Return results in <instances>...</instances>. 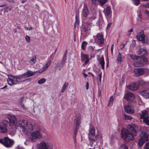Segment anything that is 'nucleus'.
I'll use <instances>...</instances> for the list:
<instances>
[{
  "mask_svg": "<svg viewBox=\"0 0 149 149\" xmlns=\"http://www.w3.org/2000/svg\"><path fill=\"white\" fill-rule=\"evenodd\" d=\"M124 108L125 111L128 113L132 114L134 112V110L132 106L126 105L124 106Z\"/></svg>",
  "mask_w": 149,
  "mask_h": 149,
  "instance_id": "ddd939ff",
  "label": "nucleus"
},
{
  "mask_svg": "<svg viewBox=\"0 0 149 149\" xmlns=\"http://www.w3.org/2000/svg\"><path fill=\"white\" fill-rule=\"evenodd\" d=\"M4 7L3 11V13H5V12L7 13L8 12L9 10L10 11L11 10L10 8H9L8 7L6 6L5 5H3L0 6V7Z\"/></svg>",
  "mask_w": 149,
  "mask_h": 149,
  "instance_id": "c756f323",
  "label": "nucleus"
},
{
  "mask_svg": "<svg viewBox=\"0 0 149 149\" xmlns=\"http://www.w3.org/2000/svg\"><path fill=\"white\" fill-rule=\"evenodd\" d=\"M111 24V23H109L107 25V29H108L110 27Z\"/></svg>",
  "mask_w": 149,
  "mask_h": 149,
  "instance_id": "4d7b16f0",
  "label": "nucleus"
},
{
  "mask_svg": "<svg viewBox=\"0 0 149 149\" xmlns=\"http://www.w3.org/2000/svg\"><path fill=\"white\" fill-rule=\"evenodd\" d=\"M136 38L139 41H142L143 43H147L149 40L146 36L145 37L144 31L143 30L138 33Z\"/></svg>",
  "mask_w": 149,
  "mask_h": 149,
  "instance_id": "0eeeda50",
  "label": "nucleus"
},
{
  "mask_svg": "<svg viewBox=\"0 0 149 149\" xmlns=\"http://www.w3.org/2000/svg\"><path fill=\"white\" fill-rule=\"evenodd\" d=\"M130 56L131 58L135 62L137 60V59H136V58L137 57H139V56H134L133 54H130Z\"/></svg>",
  "mask_w": 149,
  "mask_h": 149,
  "instance_id": "58836bf2",
  "label": "nucleus"
},
{
  "mask_svg": "<svg viewBox=\"0 0 149 149\" xmlns=\"http://www.w3.org/2000/svg\"><path fill=\"white\" fill-rule=\"evenodd\" d=\"M133 29H131L130 30H129L128 31V32H130L131 33V32H133Z\"/></svg>",
  "mask_w": 149,
  "mask_h": 149,
  "instance_id": "0e129e2a",
  "label": "nucleus"
},
{
  "mask_svg": "<svg viewBox=\"0 0 149 149\" xmlns=\"http://www.w3.org/2000/svg\"><path fill=\"white\" fill-rule=\"evenodd\" d=\"M95 48V47L94 46H90L89 47V49H91V50H94V49Z\"/></svg>",
  "mask_w": 149,
  "mask_h": 149,
  "instance_id": "864d4df0",
  "label": "nucleus"
},
{
  "mask_svg": "<svg viewBox=\"0 0 149 149\" xmlns=\"http://www.w3.org/2000/svg\"><path fill=\"white\" fill-rule=\"evenodd\" d=\"M81 60L84 62L85 63L87 64L89 61L88 56L87 54H83L82 53H81Z\"/></svg>",
  "mask_w": 149,
  "mask_h": 149,
  "instance_id": "dca6fc26",
  "label": "nucleus"
},
{
  "mask_svg": "<svg viewBox=\"0 0 149 149\" xmlns=\"http://www.w3.org/2000/svg\"><path fill=\"white\" fill-rule=\"evenodd\" d=\"M146 70V68H139L134 69V72L136 76L139 77L144 74Z\"/></svg>",
  "mask_w": 149,
  "mask_h": 149,
  "instance_id": "9d476101",
  "label": "nucleus"
},
{
  "mask_svg": "<svg viewBox=\"0 0 149 149\" xmlns=\"http://www.w3.org/2000/svg\"><path fill=\"white\" fill-rule=\"evenodd\" d=\"M51 61H49L47 62V63L43 66L42 68L41 69H40L39 70V73H41L45 71V70L46 69L49 65Z\"/></svg>",
  "mask_w": 149,
  "mask_h": 149,
  "instance_id": "b1692460",
  "label": "nucleus"
},
{
  "mask_svg": "<svg viewBox=\"0 0 149 149\" xmlns=\"http://www.w3.org/2000/svg\"><path fill=\"white\" fill-rule=\"evenodd\" d=\"M0 143L7 148L11 147L13 144V141L7 137L0 139Z\"/></svg>",
  "mask_w": 149,
  "mask_h": 149,
  "instance_id": "423d86ee",
  "label": "nucleus"
},
{
  "mask_svg": "<svg viewBox=\"0 0 149 149\" xmlns=\"http://www.w3.org/2000/svg\"><path fill=\"white\" fill-rule=\"evenodd\" d=\"M46 81L45 79L43 78L40 79L38 82V83L40 84H42Z\"/></svg>",
  "mask_w": 149,
  "mask_h": 149,
  "instance_id": "4c0bfd02",
  "label": "nucleus"
},
{
  "mask_svg": "<svg viewBox=\"0 0 149 149\" xmlns=\"http://www.w3.org/2000/svg\"><path fill=\"white\" fill-rule=\"evenodd\" d=\"M118 61L119 62L121 60V55L120 53H119L118 55V58H117Z\"/></svg>",
  "mask_w": 149,
  "mask_h": 149,
  "instance_id": "49530a36",
  "label": "nucleus"
},
{
  "mask_svg": "<svg viewBox=\"0 0 149 149\" xmlns=\"http://www.w3.org/2000/svg\"><path fill=\"white\" fill-rule=\"evenodd\" d=\"M140 116L141 118L143 120L149 116V113L148 111L144 110L141 112Z\"/></svg>",
  "mask_w": 149,
  "mask_h": 149,
  "instance_id": "412c9836",
  "label": "nucleus"
},
{
  "mask_svg": "<svg viewBox=\"0 0 149 149\" xmlns=\"http://www.w3.org/2000/svg\"><path fill=\"white\" fill-rule=\"evenodd\" d=\"M83 74L84 77L85 78L86 77L88 76V75L87 74H86L84 73H83Z\"/></svg>",
  "mask_w": 149,
  "mask_h": 149,
  "instance_id": "338daca9",
  "label": "nucleus"
},
{
  "mask_svg": "<svg viewBox=\"0 0 149 149\" xmlns=\"http://www.w3.org/2000/svg\"><path fill=\"white\" fill-rule=\"evenodd\" d=\"M100 4L102 6L107 1V0H98Z\"/></svg>",
  "mask_w": 149,
  "mask_h": 149,
  "instance_id": "c03bdc74",
  "label": "nucleus"
},
{
  "mask_svg": "<svg viewBox=\"0 0 149 149\" xmlns=\"http://www.w3.org/2000/svg\"><path fill=\"white\" fill-rule=\"evenodd\" d=\"M88 13V11L87 7L86 6H84L82 9V14L84 17H86Z\"/></svg>",
  "mask_w": 149,
  "mask_h": 149,
  "instance_id": "a878e982",
  "label": "nucleus"
},
{
  "mask_svg": "<svg viewBox=\"0 0 149 149\" xmlns=\"http://www.w3.org/2000/svg\"><path fill=\"white\" fill-rule=\"evenodd\" d=\"M132 1L134 4L136 6L138 5L140 3V0H132Z\"/></svg>",
  "mask_w": 149,
  "mask_h": 149,
  "instance_id": "a19ab883",
  "label": "nucleus"
},
{
  "mask_svg": "<svg viewBox=\"0 0 149 149\" xmlns=\"http://www.w3.org/2000/svg\"><path fill=\"white\" fill-rule=\"evenodd\" d=\"M139 58H141V57L139 56V57H137L136 58V59H137V60L136 61L134 64V66L135 67H142L144 65L143 61L142 60H140H140Z\"/></svg>",
  "mask_w": 149,
  "mask_h": 149,
  "instance_id": "4468645a",
  "label": "nucleus"
},
{
  "mask_svg": "<svg viewBox=\"0 0 149 149\" xmlns=\"http://www.w3.org/2000/svg\"><path fill=\"white\" fill-rule=\"evenodd\" d=\"M93 17H91V19L93 20L95 19L96 18V14H94V15H93Z\"/></svg>",
  "mask_w": 149,
  "mask_h": 149,
  "instance_id": "5fc2aeb1",
  "label": "nucleus"
},
{
  "mask_svg": "<svg viewBox=\"0 0 149 149\" xmlns=\"http://www.w3.org/2000/svg\"><path fill=\"white\" fill-rule=\"evenodd\" d=\"M20 75L18 77L13 76V78L15 84H16L18 82H21L22 81L21 78H22L23 76L20 77Z\"/></svg>",
  "mask_w": 149,
  "mask_h": 149,
  "instance_id": "bb28decb",
  "label": "nucleus"
},
{
  "mask_svg": "<svg viewBox=\"0 0 149 149\" xmlns=\"http://www.w3.org/2000/svg\"><path fill=\"white\" fill-rule=\"evenodd\" d=\"M80 123V120H76V126L75 128L79 129V126Z\"/></svg>",
  "mask_w": 149,
  "mask_h": 149,
  "instance_id": "37998d69",
  "label": "nucleus"
},
{
  "mask_svg": "<svg viewBox=\"0 0 149 149\" xmlns=\"http://www.w3.org/2000/svg\"><path fill=\"white\" fill-rule=\"evenodd\" d=\"M144 13L146 14L147 16H149V11L148 10H146L145 11Z\"/></svg>",
  "mask_w": 149,
  "mask_h": 149,
  "instance_id": "603ef678",
  "label": "nucleus"
},
{
  "mask_svg": "<svg viewBox=\"0 0 149 149\" xmlns=\"http://www.w3.org/2000/svg\"><path fill=\"white\" fill-rule=\"evenodd\" d=\"M36 55H35L34 56L32 57V59L30 60L29 61V63L31 64H35L36 62Z\"/></svg>",
  "mask_w": 149,
  "mask_h": 149,
  "instance_id": "2f4dec72",
  "label": "nucleus"
},
{
  "mask_svg": "<svg viewBox=\"0 0 149 149\" xmlns=\"http://www.w3.org/2000/svg\"><path fill=\"white\" fill-rule=\"evenodd\" d=\"M119 149H128L125 144H122L119 147Z\"/></svg>",
  "mask_w": 149,
  "mask_h": 149,
  "instance_id": "79ce46f5",
  "label": "nucleus"
},
{
  "mask_svg": "<svg viewBox=\"0 0 149 149\" xmlns=\"http://www.w3.org/2000/svg\"><path fill=\"white\" fill-rule=\"evenodd\" d=\"M141 14H140V13L139 14L138 16V17L137 18V20L138 21H141Z\"/></svg>",
  "mask_w": 149,
  "mask_h": 149,
  "instance_id": "de8ad7c7",
  "label": "nucleus"
},
{
  "mask_svg": "<svg viewBox=\"0 0 149 149\" xmlns=\"http://www.w3.org/2000/svg\"><path fill=\"white\" fill-rule=\"evenodd\" d=\"M67 52H65L64 54L62 59V61L59 64L58 67H60L59 69V70H61V68H63L64 66V65L66 62V61L67 60V55L66 54Z\"/></svg>",
  "mask_w": 149,
  "mask_h": 149,
  "instance_id": "aec40b11",
  "label": "nucleus"
},
{
  "mask_svg": "<svg viewBox=\"0 0 149 149\" xmlns=\"http://www.w3.org/2000/svg\"><path fill=\"white\" fill-rule=\"evenodd\" d=\"M144 123L147 125H149V116L143 120Z\"/></svg>",
  "mask_w": 149,
  "mask_h": 149,
  "instance_id": "e433bc0d",
  "label": "nucleus"
},
{
  "mask_svg": "<svg viewBox=\"0 0 149 149\" xmlns=\"http://www.w3.org/2000/svg\"><path fill=\"white\" fill-rule=\"evenodd\" d=\"M95 41L98 45H102L104 43V39L103 36L101 33H98L95 36H94Z\"/></svg>",
  "mask_w": 149,
  "mask_h": 149,
  "instance_id": "1a4fd4ad",
  "label": "nucleus"
},
{
  "mask_svg": "<svg viewBox=\"0 0 149 149\" xmlns=\"http://www.w3.org/2000/svg\"><path fill=\"white\" fill-rule=\"evenodd\" d=\"M139 84L141 85H143V84L144 83V82L143 81H139Z\"/></svg>",
  "mask_w": 149,
  "mask_h": 149,
  "instance_id": "13d9d810",
  "label": "nucleus"
},
{
  "mask_svg": "<svg viewBox=\"0 0 149 149\" xmlns=\"http://www.w3.org/2000/svg\"><path fill=\"white\" fill-rule=\"evenodd\" d=\"M53 145L50 143L41 140L37 145V149H53Z\"/></svg>",
  "mask_w": 149,
  "mask_h": 149,
  "instance_id": "39448f33",
  "label": "nucleus"
},
{
  "mask_svg": "<svg viewBox=\"0 0 149 149\" xmlns=\"http://www.w3.org/2000/svg\"><path fill=\"white\" fill-rule=\"evenodd\" d=\"M89 83L88 82H87L86 83V89L88 90V89L89 88Z\"/></svg>",
  "mask_w": 149,
  "mask_h": 149,
  "instance_id": "6e6d98bb",
  "label": "nucleus"
},
{
  "mask_svg": "<svg viewBox=\"0 0 149 149\" xmlns=\"http://www.w3.org/2000/svg\"><path fill=\"white\" fill-rule=\"evenodd\" d=\"M139 88V85L138 84L134 83L128 86V88L132 91L136 90Z\"/></svg>",
  "mask_w": 149,
  "mask_h": 149,
  "instance_id": "6ab92c4d",
  "label": "nucleus"
},
{
  "mask_svg": "<svg viewBox=\"0 0 149 149\" xmlns=\"http://www.w3.org/2000/svg\"><path fill=\"white\" fill-rule=\"evenodd\" d=\"M8 78L7 80V81L8 84L10 86L15 84L13 78V75L9 74L8 75Z\"/></svg>",
  "mask_w": 149,
  "mask_h": 149,
  "instance_id": "4be33fe9",
  "label": "nucleus"
},
{
  "mask_svg": "<svg viewBox=\"0 0 149 149\" xmlns=\"http://www.w3.org/2000/svg\"><path fill=\"white\" fill-rule=\"evenodd\" d=\"M94 143H93V144L92 145V146H91L93 147V148H90L89 149H95V144L93 145Z\"/></svg>",
  "mask_w": 149,
  "mask_h": 149,
  "instance_id": "bf43d9fd",
  "label": "nucleus"
},
{
  "mask_svg": "<svg viewBox=\"0 0 149 149\" xmlns=\"http://www.w3.org/2000/svg\"><path fill=\"white\" fill-rule=\"evenodd\" d=\"M124 98H125L127 101L131 102L135 99V96L134 94L129 92L126 94Z\"/></svg>",
  "mask_w": 149,
  "mask_h": 149,
  "instance_id": "f8f14e48",
  "label": "nucleus"
},
{
  "mask_svg": "<svg viewBox=\"0 0 149 149\" xmlns=\"http://www.w3.org/2000/svg\"><path fill=\"white\" fill-rule=\"evenodd\" d=\"M24 98L22 97L20 99L19 102H18V105L20 106L23 109H27L26 107H25L23 103Z\"/></svg>",
  "mask_w": 149,
  "mask_h": 149,
  "instance_id": "cd10ccee",
  "label": "nucleus"
},
{
  "mask_svg": "<svg viewBox=\"0 0 149 149\" xmlns=\"http://www.w3.org/2000/svg\"><path fill=\"white\" fill-rule=\"evenodd\" d=\"M9 121V125L10 126L14 125L17 123V120L16 117L14 116L10 115L8 116Z\"/></svg>",
  "mask_w": 149,
  "mask_h": 149,
  "instance_id": "9b49d317",
  "label": "nucleus"
},
{
  "mask_svg": "<svg viewBox=\"0 0 149 149\" xmlns=\"http://www.w3.org/2000/svg\"><path fill=\"white\" fill-rule=\"evenodd\" d=\"M3 123L5 125L1 126L0 125V132L2 133H5L7 131L6 125L8 124V121L7 120H3Z\"/></svg>",
  "mask_w": 149,
  "mask_h": 149,
  "instance_id": "f3484780",
  "label": "nucleus"
},
{
  "mask_svg": "<svg viewBox=\"0 0 149 149\" xmlns=\"http://www.w3.org/2000/svg\"><path fill=\"white\" fill-rule=\"evenodd\" d=\"M138 54L142 56H144L147 54V52L145 49H140L138 50Z\"/></svg>",
  "mask_w": 149,
  "mask_h": 149,
  "instance_id": "393cba45",
  "label": "nucleus"
},
{
  "mask_svg": "<svg viewBox=\"0 0 149 149\" xmlns=\"http://www.w3.org/2000/svg\"><path fill=\"white\" fill-rule=\"evenodd\" d=\"M103 12L106 17H108L111 13V9L110 6H107L104 8Z\"/></svg>",
  "mask_w": 149,
  "mask_h": 149,
  "instance_id": "2eb2a0df",
  "label": "nucleus"
},
{
  "mask_svg": "<svg viewBox=\"0 0 149 149\" xmlns=\"http://www.w3.org/2000/svg\"><path fill=\"white\" fill-rule=\"evenodd\" d=\"M98 61L99 62L100 64L101 65L102 69L104 70L105 64L104 58L103 57H102L99 58Z\"/></svg>",
  "mask_w": 149,
  "mask_h": 149,
  "instance_id": "c85d7f7f",
  "label": "nucleus"
},
{
  "mask_svg": "<svg viewBox=\"0 0 149 149\" xmlns=\"http://www.w3.org/2000/svg\"><path fill=\"white\" fill-rule=\"evenodd\" d=\"M33 125L27 121L23 120L18 121L17 123L16 127V129L19 127L24 133L27 134L28 132L31 131V128Z\"/></svg>",
  "mask_w": 149,
  "mask_h": 149,
  "instance_id": "7ed1b4c3",
  "label": "nucleus"
},
{
  "mask_svg": "<svg viewBox=\"0 0 149 149\" xmlns=\"http://www.w3.org/2000/svg\"><path fill=\"white\" fill-rule=\"evenodd\" d=\"M33 28L32 27H30L29 28H26V29L27 30H30L32 29Z\"/></svg>",
  "mask_w": 149,
  "mask_h": 149,
  "instance_id": "052dcab7",
  "label": "nucleus"
},
{
  "mask_svg": "<svg viewBox=\"0 0 149 149\" xmlns=\"http://www.w3.org/2000/svg\"><path fill=\"white\" fill-rule=\"evenodd\" d=\"M140 93L145 98H149V92L147 90L140 91Z\"/></svg>",
  "mask_w": 149,
  "mask_h": 149,
  "instance_id": "5701e85b",
  "label": "nucleus"
},
{
  "mask_svg": "<svg viewBox=\"0 0 149 149\" xmlns=\"http://www.w3.org/2000/svg\"><path fill=\"white\" fill-rule=\"evenodd\" d=\"M7 87V85H6L4 86L2 88H1V89H4L6 88Z\"/></svg>",
  "mask_w": 149,
  "mask_h": 149,
  "instance_id": "774afa93",
  "label": "nucleus"
},
{
  "mask_svg": "<svg viewBox=\"0 0 149 149\" xmlns=\"http://www.w3.org/2000/svg\"><path fill=\"white\" fill-rule=\"evenodd\" d=\"M25 39L28 42H30V39L29 36H25Z\"/></svg>",
  "mask_w": 149,
  "mask_h": 149,
  "instance_id": "8fccbe9b",
  "label": "nucleus"
},
{
  "mask_svg": "<svg viewBox=\"0 0 149 149\" xmlns=\"http://www.w3.org/2000/svg\"><path fill=\"white\" fill-rule=\"evenodd\" d=\"M95 130L94 129L92 128L90 129L88 135L90 146H92V145L95 142L98 138H102L101 134L98 132H97V134L95 136Z\"/></svg>",
  "mask_w": 149,
  "mask_h": 149,
  "instance_id": "20e7f679",
  "label": "nucleus"
},
{
  "mask_svg": "<svg viewBox=\"0 0 149 149\" xmlns=\"http://www.w3.org/2000/svg\"><path fill=\"white\" fill-rule=\"evenodd\" d=\"M17 149H24L22 147L20 146H18L17 148Z\"/></svg>",
  "mask_w": 149,
  "mask_h": 149,
  "instance_id": "69168bd1",
  "label": "nucleus"
},
{
  "mask_svg": "<svg viewBox=\"0 0 149 149\" xmlns=\"http://www.w3.org/2000/svg\"><path fill=\"white\" fill-rule=\"evenodd\" d=\"M145 149H149V142L146 144L145 146Z\"/></svg>",
  "mask_w": 149,
  "mask_h": 149,
  "instance_id": "09e8293b",
  "label": "nucleus"
},
{
  "mask_svg": "<svg viewBox=\"0 0 149 149\" xmlns=\"http://www.w3.org/2000/svg\"><path fill=\"white\" fill-rule=\"evenodd\" d=\"M31 78H29V79H26L25 81H29L30 82L31 81Z\"/></svg>",
  "mask_w": 149,
  "mask_h": 149,
  "instance_id": "e2e57ef3",
  "label": "nucleus"
},
{
  "mask_svg": "<svg viewBox=\"0 0 149 149\" xmlns=\"http://www.w3.org/2000/svg\"><path fill=\"white\" fill-rule=\"evenodd\" d=\"M81 117V116L79 114H78L76 116V118L75 119L76 120H80Z\"/></svg>",
  "mask_w": 149,
  "mask_h": 149,
  "instance_id": "a18cd8bd",
  "label": "nucleus"
},
{
  "mask_svg": "<svg viewBox=\"0 0 149 149\" xmlns=\"http://www.w3.org/2000/svg\"><path fill=\"white\" fill-rule=\"evenodd\" d=\"M88 44V43L85 41L82 42L81 45V48L82 49L84 50Z\"/></svg>",
  "mask_w": 149,
  "mask_h": 149,
  "instance_id": "c9c22d12",
  "label": "nucleus"
},
{
  "mask_svg": "<svg viewBox=\"0 0 149 149\" xmlns=\"http://www.w3.org/2000/svg\"><path fill=\"white\" fill-rule=\"evenodd\" d=\"M31 131L28 132V134L31 133L29 138L30 141L32 142H36L37 140L42 138L40 127L37 124H34L31 128Z\"/></svg>",
  "mask_w": 149,
  "mask_h": 149,
  "instance_id": "f03ea898",
  "label": "nucleus"
},
{
  "mask_svg": "<svg viewBox=\"0 0 149 149\" xmlns=\"http://www.w3.org/2000/svg\"><path fill=\"white\" fill-rule=\"evenodd\" d=\"M138 129L137 125L132 124L127 126V128H124L121 130V135L126 142H129L134 139L136 136L137 131Z\"/></svg>",
  "mask_w": 149,
  "mask_h": 149,
  "instance_id": "f257e3e1",
  "label": "nucleus"
},
{
  "mask_svg": "<svg viewBox=\"0 0 149 149\" xmlns=\"http://www.w3.org/2000/svg\"><path fill=\"white\" fill-rule=\"evenodd\" d=\"M123 116L124 119L126 120H131L132 118L131 116L125 114H124Z\"/></svg>",
  "mask_w": 149,
  "mask_h": 149,
  "instance_id": "f704fd0d",
  "label": "nucleus"
},
{
  "mask_svg": "<svg viewBox=\"0 0 149 149\" xmlns=\"http://www.w3.org/2000/svg\"><path fill=\"white\" fill-rule=\"evenodd\" d=\"M125 47V45L124 43H121L120 46V49H123Z\"/></svg>",
  "mask_w": 149,
  "mask_h": 149,
  "instance_id": "3c124183",
  "label": "nucleus"
},
{
  "mask_svg": "<svg viewBox=\"0 0 149 149\" xmlns=\"http://www.w3.org/2000/svg\"><path fill=\"white\" fill-rule=\"evenodd\" d=\"M36 72H33L30 70H28L24 74H22L20 76V77L22 76H26V77H31L34 75V73H36Z\"/></svg>",
  "mask_w": 149,
  "mask_h": 149,
  "instance_id": "a211bd4d",
  "label": "nucleus"
},
{
  "mask_svg": "<svg viewBox=\"0 0 149 149\" xmlns=\"http://www.w3.org/2000/svg\"><path fill=\"white\" fill-rule=\"evenodd\" d=\"M113 97L112 96H111L109 100V103L108 104V106H112L113 103Z\"/></svg>",
  "mask_w": 149,
  "mask_h": 149,
  "instance_id": "72a5a7b5",
  "label": "nucleus"
},
{
  "mask_svg": "<svg viewBox=\"0 0 149 149\" xmlns=\"http://www.w3.org/2000/svg\"><path fill=\"white\" fill-rule=\"evenodd\" d=\"M68 83L65 82L63 85L61 90V91L63 93L65 91L68 87Z\"/></svg>",
  "mask_w": 149,
  "mask_h": 149,
  "instance_id": "473e14b6",
  "label": "nucleus"
},
{
  "mask_svg": "<svg viewBox=\"0 0 149 149\" xmlns=\"http://www.w3.org/2000/svg\"><path fill=\"white\" fill-rule=\"evenodd\" d=\"M140 137L138 141V144L139 146L141 147L145 142L148 140V134L144 132H141Z\"/></svg>",
  "mask_w": 149,
  "mask_h": 149,
  "instance_id": "6e6552de",
  "label": "nucleus"
},
{
  "mask_svg": "<svg viewBox=\"0 0 149 149\" xmlns=\"http://www.w3.org/2000/svg\"><path fill=\"white\" fill-rule=\"evenodd\" d=\"M139 59H140V60H142L143 61L144 65L146 64L147 63V59L145 58H142L141 57V58H139Z\"/></svg>",
  "mask_w": 149,
  "mask_h": 149,
  "instance_id": "ea45409f",
  "label": "nucleus"
},
{
  "mask_svg": "<svg viewBox=\"0 0 149 149\" xmlns=\"http://www.w3.org/2000/svg\"><path fill=\"white\" fill-rule=\"evenodd\" d=\"M3 10H0V15H3Z\"/></svg>",
  "mask_w": 149,
  "mask_h": 149,
  "instance_id": "680f3d73",
  "label": "nucleus"
},
{
  "mask_svg": "<svg viewBox=\"0 0 149 149\" xmlns=\"http://www.w3.org/2000/svg\"><path fill=\"white\" fill-rule=\"evenodd\" d=\"M78 128H76L74 130V134L73 135V137L74 139V143L76 142V136L77 134V131Z\"/></svg>",
  "mask_w": 149,
  "mask_h": 149,
  "instance_id": "7c9ffc66",
  "label": "nucleus"
}]
</instances>
